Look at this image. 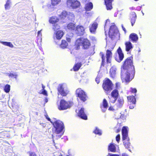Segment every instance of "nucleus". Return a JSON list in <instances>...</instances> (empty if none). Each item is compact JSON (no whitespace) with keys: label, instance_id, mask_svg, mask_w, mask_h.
Listing matches in <instances>:
<instances>
[{"label":"nucleus","instance_id":"6e6552de","mask_svg":"<svg viewBox=\"0 0 156 156\" xmlns=\"http://www.w3.org/2000/svg\"><path fill=\"white\" fill-rule=\"evenodd\" d=\"M118 31V30L115 25H112L110 27L108 32L109 37L112 39H114Z\"/></svg>","mask_w":156,"mask_h":156},{"label":"nucleus","instance_id":"864d4df0","mask_svg":"<svg viewBox=\"0 0 156 156\" xmlns=\"http://www.w3.org/2000/svg\"><path fill=\"white\" fill-rule=\"evenodd\" d=\"M66 39L68 42H70L71 39L70 37H66Z\"/></svg>","mask_w":156,"mask_h":156},{"label":"nucleus","instance_id":"f03ea898","mask_svg":"<svg viewBox=\"0 0 156 156\" xmlns=\"http://www.w3.org/2000/svg\"><path fill=\"white\" fill-rule=\"evenodd\" d=\"M81 45L82 46L83 49H87L90 47L91 44L88 39L87 38L83 39L81 37H80L78 38L76 41L75 44L76 49H79Z\"/></svg>","mask_w":156,"mask_h":156},{"label":"nucleus","instance_id":"72a5a7b5","mask_svg":"<svg viewBox=\"0 0 156 156\" xmlns=\"http://www.w3.org/2000/svg\"><path fill=\"white\" fill-rule=\"evenodd\" d=\"M1 43L4 45L9 46L11 48H13L14 47L13 45L11 42L1 41Z\"/></svg>","mask_w":156,"mask_h":156},{"label":"nucleus","instance_id":"dca6fc26","mask_svg":"<svg viewBox=\"0 0 156 156\" xmlns=\"http://www.w3.org/2000/svg\"><path fill=\"white\" fill-rule=\"evenodd\" d=\"M98 24L96 23H94L90 25L89 27V30L90 32L94 34L98 27Z\"/></svg>","mask_w":156,"mask_h":156},{"label":"nucleus","instance_id":"e2e57ef3","mask_svg":"<svg viewBox=\"0 0 156 156\" xmlns=\"http://www.w3.org/2000/svg\"><path fill=\"white\" fill-rule=\"evenodd\" d=\"M135 1H138L139 0H134Z\"/></svg>","mask_w":156,"mask_h":156},{"label":"nucleus","instance_id":"ddd939ff","mask_svg":"<svg viewBox=\"0 0 156 156\" xmlns=\"http://www.w3.org/2000/svg\"><path fill=\"white\" fill-rule=\"evenodd\" d=\"M136 18V15L134 12H132L130 13L129 16V19L132 26H133L135 23Z\"/></svg>","mask_w":156,"mask_h":156},{"label":"nucleus","instance_id":"9b49d317","mask_svg":"<svg viewBox=\"0 0 156 156\" xmlns=\"http://www.w3.org/2000/svg\"><path fill=\"white\" fill-rule=\"evenodd\" d=\"M77 115L78 117L83 120H87L88 119L87 115L86 113L84 108H81L78 110V112H77Z\"/></svg>","mask_w":156,"mask_h":156},{"label":"nucleus","instance_id":"7c9ffc66","mask_svg":"<svg viewBox=\"0 0 156 156\" xmlns=\"http://www.w3.org/2000/svg\"><path fill=\"white\" fill-rule=\"evenodd\" d=\"M124 103V100L123 99L119 98L118 100L117 103L116 104L117 107L118 108H121L122 105Z\"/></svg>","mask_w":156,"mask_h":156},{"label":"nucleus","instance_id":"f3484780","mask_svg":"<svg viewBox=\"0 0 156 156\" xmlns=\"http://www.w3.org/2000/svg\"><path fill=\"white\" fill-rule=\"evenodd\" d=\"M129 40L133 43H136L138 39L137 35L135 33H132L129 37Z\"/></svg>","mask_w":156,"mask_h":156},{"label":"nucleus","instance_id":"aec40b11","mask_svg":"<svg viewBox=\"0 0 156 156\" xmlns=\"http://www.w3.org/2000/svg\"><path fill=\"white\" fill-rule=\"evenodd\" d=\"M58 90L60 94L63 97L66 96L67 94V93L64 90L62 85H60L58 87Z\"/></svg>","mask_w":156,"mask_h":156},{"label":"nucleus","instance_id":"a211bd4d","mask_svg":"<svg viewBox=\"0 0 156 156\" xmlns=\"http://www.w3.org/2000/svg\"><path fill=\"white\" fill-rule=\"evenodd\" d=\"M112 53L111 51L109 50H107L106 52V62L108 63L111 62V59L112 57Z\"/></svg>","mask_w":156,"mask_h":156},{"label":"nucleus","instance_id":"603ef678","mask_svg":"<svg viewBox=\"0 0 156 156\" xmlns=\"http://www.w3.org/2000/svg\"><path fill=\"white\" fill-rule=\"evenodd\" d=\"M121 130V128L120 127L118 128L116 130L115 132L116 133H119Z\"/></svg>","mask_w":156,"mask_h":156},{"label":"nucleus","instance_id":"680f3d73","mask_svg":"<svg viewBox=\"0 0 156 156\" xmlns=\"http://www.w3.org/2000/svg\"><path fill=\"white\" fill-rule=\"evenodd\" d=\"M59 156H62V154H61L59 155Z\"/></svg>","mask_w":156,"mask_h":156},{"label":"nucleus","instance_id":"7ed1b4c3","mask_svg":"<svg viewBox=\"0 0 156 156\" xmlns=\"http://www.w3.org/2000/svg\"><path fill=\"white\" fill-rule=\"evenodd\" d=\"M127 128V127L123 126L122 129V132L123 145L126 148L128 149L130 148L131 144L129 142V138L128 136Z\"/></svg>","mask_w":156,"mask_h":156},{"label":"nucleus","instance_id":"f257e3e1","mask_svg":"<svg viewBox=\"0 0 156 156\" xmlns=\"http://www.w3.org/2000/svg\"><path fill=\"white\" fill-rule=\"evenodd\" d=\"M135 69L133 65V57L127 58L121 67V78L122 81L129 82L134 77Z\"/></svg>","mask_w":156,"mask_h":156},{"label":"nucleus","instance_id":"c9c22d12","mask_svg":"<svg viewBox=\"0 0 156 156\" xmlns=\"http://www.w3.org/2000/svg\"><path fill=\"white\" fill-rule=\"evenodd\" d=\"M7 75L9 77L14 78L16 79H17L18 76V75L16 73H8L7 74Z\"/></svg>","mask_w":156,"mask_h":156},{"label":"nucleus","instance_id":"473e14b6","mask_svg":"<svg viewBox=\"0 0 156 156\" xmlns=\"http://www.w3.org/2000/svg\"><path fill=\"white\" fill-rule=\"evenodd\" d=\"M127 98L128 102L129 103L136 102V99L134 96H128Z\"/></svg>","mask_w":156,"mask_h":156},{"label":"nucleus","instance_id":"4468645a","mask_svg":"<svg viewBox=\"0 0 156 156\" xmlns=\"http://www.w3.org/2000/svg\"><path fill=\"white\" fill-rule=\"evenodd\" d=\"M117 52L118 54L119 58L115 57V59L117 62H120L122 60L124 57V54L120 47L118 49Z\"/></svg>","mask_w":156,"mask_h":156},{"label":"nucleus","instance_id":"bf43d9fd","mask_svg":"<svg viewBox=\"0 0 156 156\" xmlns=\"http://www.w3.org/2000/svg\"><path fill=\"white\" fill-rule=\"evenodd\" d=\"M42 88H43L42 90H44V89L45 87L44 86V85L43 84H42Z\"/></svg>","mask_w":156,"mask_h":156},{"label":"nucleus","instance_id":"a19ab883","mask_svg":"<svg viewBox=\"0 0 156 156\" xmlns=\"http://www.w3.org/2000/svg\"><path fill=\"white\" fill-rule=\"evenodd\" d=\"M135 104L136 102L129 103V108L131 109H133L135 106Z\"/></svg>","mask_w":156,"mask_h":156},{"label":"nucleus","instance_id":"ea45409f","mask_svg":"<svg viewBox=\"0 0 156 156\" xmlns=\"http://www.w3.org/2000/svg\"><path fill=\"white\" fill-rule=\"evenodd\" d=\"M109 102L112 103H114L117 99L111 96L110 97H109Z\"/></svg>","mask_w":156,"mask_h":156},{"label":"nucleus","instance_id":"2eb2a0df","mask_svg":"<svg viewBox=\"0 0 156 156\" xmlns=\"http://www.w3.org/2000/svg\"><path fill=\"white\" fill-rule=\"evenodd\" d=\"M114 0H104L105 5L108 10H111L112 9V2Z\"/></svg>","mask_w":156,"mask_h":156},{"label":"nucleus","instance_id":"9d476101","mask_svg":"<svg viewBox=\"0 0 156 156\" xmlns=\"http://www.w3.org/2000/svg\"><path fill=\"white\" fill-rule=\"evenodd\" d=\"M66 3L68 6L72 7L73 9H76L79 7L80 5L79 1L74 0H67Z\"/></svg>","mask_w":156,"mask_h":156},{"label":"nucleus","instance_id":"6e6d98bb","mask_svg":"<svg viewBox=\"0 0 156 156\" xmlns=\"http://www.w3.org/2000/svg\"><path fill=\"white\" fill-rule=\"evenodd\" d=\"M122 27L123 30L125 32H126V29L124 27L123 25H122Z\"/></svg>","mask_w":156,"mask_h":156},{"label":"nucleus","instance_id":"0eeeda50","mask_svg":"<svg viewBox=\"0 0 156 156\" xmlns=\"http://www.w3.org/2000/svg\"><path fill=\"white\" fill-rule=\"evenodd\" d=\"M71 107V105L70 102L63 99L61 100L59 104L58 105V108L59 110H66L70 108Z\"/></svg>","mask_w":156,"mask_h":156},{"label":"nucleus","instance_id":"cd10ccee","mask_svg":"<svg viewBox=\"0 0 156 156\" xmlns=\"http://www.w3.org/2000/svg\"><path fill=\"white\" fill-rule=\"evenodd\" d=\"M119 95V91L117 89H115L112 90L111 93V96L117 99Z\"/></svg>","mask_w":156,"mask_h":156},{"label":"nucleus","instance_id":"4c0bfd02","mask_svg":"<svg viewBox=\"0 0 156 156\" xmlns=\"http://www.w3.org/2000/svg\"><path fill=\"white\" fill-rule=\"evenodd\" d=\"M10 0H7L6 4L5 5V9H9L10 7Z\"/></svg>","mask_w":156,"mask_h":156},{"label":"nucleus","instance_id":"58836bf2","mask_svg":"<svg viewBox=\"0 0 156 156\" xmlns=\"http://www.w3.org/2000/svg\"><path fill=\"white\" fill-rule=\"evenodd\" d=\"M61 0H51V4L52 5H55L58 4Z\"/></svg>","mask_w":156,"mask_h":156},{"label":"nucleus","instance_id":"3c124183","mask_svg":"<svg viewBox=\"0 0 156 156\" xmlns=\"http://www.w3.org/2000/svg\"><path fill=\"white\" fill-rule=\"evenodd\" d=\"M109 156H119V155L118 154H112L111 153H109Z\"/></svg>","mask_w":156,"mask_h":156},{"label":"nucleus","instance_id":"5fc2aeb1","mask_svg":"<svg viewBox=\"0 0 156 156\" xmlns=\"http://www.w3.org/2000/svg\"><path fill=\"white\" fill-rule=\"evenodd\" d=\"M37 34H38V36H41L42 35H41V30L38 31V32H37Z\"/></svg>","mask_w":156,"mask_h":156},{"label":"nucleus","instance_id":"49530a36","mask_svg":"<svg viewBox=\"0 0 156 156\" xmlns=\"http://www.w3.org/2000/svg\"><path fill=\"white\" fill-rule=\"evenodd\" d=\"M115 84V89H117L119 87L120 84L119 83H116Z\"/></svg>","mask_w":156,"mask_h":156},{"label":"nucleus","instance_id":"6ab92c4d","mask_svg":"<svg viewBox=\"0 0 156 156\" xmlns=\"http://www.w3.org/2000/svg\"><path fill=\"white\" fill-rule=\"evenodd\" d=\"M108 103L105 99H104L102 104L100 105V108L103 112H105L108 107Z\"/></svg>","mask_w":156,"mask_h":156},{"label":"nucleus","instance_id":"423d86ee","mask_svg":"<svg viewBox=\"0 0 156 156\" xmlns=\"http://www.w3.org/2000/svg\"><path fill=\"white\" fill-rule=\"evenodd\" d=\"M76 97L79 98L82 102H85L88 98L86 92L81 88H78L76 90Z\"/></svg>","mask_w":156,"mask_h":156},{"label":"nucleus","instance_id":"13d9d810","mask_svg":"<svg viewBox=\"0 0 156 156\" xmlns=\"http://www.w3.org/2000/svg\"><path fill=\"white\" fill-rule=\"evenodd\" d=\"M122 156H128L126 153H123L122 154Z\"/></svg>","mask_w":156,"mask_h":156},{"label":"nucleus","instance_id":"79ce46f5","mask_svg":"<svg viewBox=\"0 0 156 156\" xmlns=\"http://www.w3.org/2000/svg\"><path fill=\"white\" fill-rule=\"evenodd\" d=\"M137 90L136 88L131 87L130 89V92L132 93L136 94L137 92Z\"/></svg>","mask_w":156,"mask_h":156},{"label":"nucleus","instance_id":"f704fd0d","mask_svg":"<svg viewBox=\"0 0 156 156\" xmlns=\"http://www.w3.org/2000/svg\"><path fill=\"white\" fill-rule=\"evenodd\" d=\"M4 91L6 93H8L10 90V86L8 84L5 85L4 88Z\"/></svg>","mask_w":156,"mask_h":156},{"label":"nucleus","instance_id":"0e129e2a","mask_svg":"<svg viewBox=\"0 0 156 156\" xmlns=\"http://www.w3.org/2000/svg\"><path fill=\"white\" fill-rule=\"evenodd\" d=\"M52 137H53V135H52Z\"/></svg>","mask_w":156,"mask_h":156},{"label":"nucleus","instance_id":"4be33fe9","mask_svg":"<svg viewBox=\"0 0 156 156\" xmlns=\"http://www.w3.org/2000/svg\"><path fill=\"white\" fill-rule=\"evenodd\" d=\"M110 76L112 78L114 79L116 75V69L113 67H112L109 71Z\"/></svg>","mask_w":156,"mask_h":156},{"label":"nucleus","instance_id":"20e7f679","mask_svg":"<svg viewBox=\"0 0 156 156\" xmlns=\"http://www.w3.org/2000/svg\"><path fill=\"white\" fill-rule=\"evenodd\" d=\"M113 86V84L109 79L106 78L103 81L102 87L107 94H108L112 90Z\"/></svg>","mask_w":156,"mask_h":156},{"label":"nucleus","instance_id":"e433bc0d","mask_svg":"<svg viewBox=\"0 0 156 156\" xmlns=\"http://www.w3.org/2000/svg\"><path fill=\"white\" fill-rule=\"evenodd\" d=\"M93 132L96 134L100 136L101 135L102 133L101 131L97 127L95 128V129L94 131Z\"/></svg>","mask_w":156,"mask_h":156},{"label":"nucleus","instance_id":"bb28decb","mask_svg":"<svg viewBox=\"0 0 156 156\" xmlns=\"http://www.w3.org/2000/svg\"><path fill=\"white\" fill-rule=\"evenodd\" d=\"M108 150L111 152H115L116 151V147L113 143H111L108 146Z\"/></svg>","mask_w":156,"mask_h":156},{"label":"nucleus","instance_id":"c756f323","mask_svg":"<svg viewBox=\"0 0 156 156\" xmlns=\"http://www.w3.org/2000/svg\"><path fill=\"white\" fill-rule=\"evenodd\" d=\"M100 55L102 59L101 63V67L102 66H104L105 65V56L104 54L102 52H100Z\"/></svg>","mask_w":156,"mask_h":156},{"label":"nucleus","instance_id":"39448f33","mask_svg":"<svg viewBox=\"0 0 156 156\" xmlns=\"http://www.w3.org/2000/svg\"><path fill=\"white\" fill-rule=\"evenodd\" d=\"M55 129L54 132L56 134H59L62 131L64 126L63 123L59 120H56L54 122H51Z\"/></svg>","mask_w":156,"mask_h":156},{"label":"nucleus","instance_id":"a878e982","mask_svg":"<svg viewBox=\"0 0 156 156\" xmlns=\"http://www.w3.org/2000/svg\"><path fill=\"white\" fill-rule=\"evenodd\" d=\"M63 35V32L62 30H58L55 33V37L57 39H60Z\"/></svg>","mask_w":156,"mask_h":156},{"label":"nucleus","instance_id":"052dcab7","mask_svg":"<svg viewBox=\"0 0 156 156\" xmlns=\"http://www.w3.org/2000/svg\"><path fill=\"white\" fill-rule=\"evenodd\" d=\"M114 46H113L112 48V50L114 48Z\"/></svg>","mask_w":156,"mask_h":156},{"label":"nucleus","instance_id":"09e8293b","mask_svg":"<svg viewBox=\"0 0 156 156\" xmlns=\"http://www.w3.org/2000/svg\"><path fill=\"white\" fill-rule=\"evenodd\" d=\"M108 110L109 111H113L115 110L113 107L112 106H110L108 108Z\"/></svg>","mask_w":156,"mask_h":156},{"label":"nucleus","instance_id":"1a4fd4ad","mask_svg":"<svg viewBox=\"0 0 156 156\" xmlns=\"http://www.w3.org/2000/svg\"><path fill=\"white\" fill-rule=\"evenodd\" d=\"M58 21V19L55 16H52L49 19V22L53 24V29L54 31H56L59 28V27L57 23Z\"/></svg>","mask_w":156,"mask_h":156},{"label":"nucleus","instance_id":"f8f14e48","mask_svg":"<svg viewBox=\"0 0 156 156\" xmlns=\"http://www.w3.org/2000/svg\"><path fill=\"white\" fill-rule=\"evenodd\" d=\"M85 30V28L83 26L78 25L76 26L75 31L77 36H81L84 34Z\"/></svg>","mask_w":156,"mask_h":156},{"label":"nucleus","instance_id":"b1692460","mask_svg":"<svg viewBox=\"0 0 156 156\" xmlns=\"http://www.w3.org/2000/svg\"><path fill=\"white\" fill-rule=\"evenodd\" d=\"M76 27L75 24L72 22L69 23L68 24L67 26V29L71 31H75Z\"/></svg>","mask_w":156,"mask_h":156},{"label":"nucleus","instance_id":"2f4dec72","mask_svg":"<svg viewBox=\"0 0 156 156\" xmlns=\"http://www.w3.org/2000/svg\"><path fill=\"white\" fill-rule=\"evenodd\" d=\"M68 46V44L66 41L62 40L61 43L60 44V47L62 48H65Z\"/></svg>","mask_w":156,"mask_h":156},{"label":"nucleus","instance_id":"c85d7f7f","mask_svg":"<svg viewBox=\"0 0 156 156\" xmlns=\"http://www.w3.org/2000/svg\"><path fill=\"white\" fill-rule=\"evenodd\" d=\"M70 14L71 13H68L67 11H62L60 15V17L62 19H65L66 18H69V16Z\"/></svg>","mask_w":156,"mask_h":156},{"label":"nucleus","instance_id":"8fccbe9b","mask_svg":"<svg viewBox=\"0 0 156 156\" xmlns=\"http://www.w3.org/2000/svg\"><path fill=\"white\" fill-rule=\"evenodd\" d=\"M62 136L61 135H56V139H58L61 138Z\"/></svg>","mask_w":156,"mask_h":156},{"label":"nucleus","instance_id":"c03bdc74","mask_svg":"<svg viewBox=\"0 0 156 156\" xmlns=\"http://www.w3.org/2000/svg\"><path fill=\"white\" fill-rule=\"evenodd\" d=\"M41 94H43V95L45 96H48L47 91L45 89H44V90H42V91L41 93Z\"/></svg>","mask_w":156,"mask_h":156},{"label":"nucleus","instance_id":"4d7b16f0","mask_svg":"<svg viewBox=\"0 0 156 156\" xmlns=\"http://www.w3.org/2000/svg\"><path fill=\"white\" fill-rule=\"evenodd\" d=\"M46 119L49 121H50L51 122V119L48 117V115H47L46 116Z\"/></svg>","mask_w":156,"mask_h":156},{"label":"nucleus","instance_id":"393cba45","mask_svg":"<svg viewBox=\"0 0 156 156\" xmlns=\"http://www.w3.org/2000/svg\"><path fill=\"white\" fill-rule=\"evenodd\" d=\"M93 5L92 2H90L87 3L85 5L84 9L86 11H89L92 9Z\"/></svg>","mask_w":156,"mask_h":156},{"label":"nucleus","instance_id":"de8ad7c7","mask_svg":"<svg viewBox=\"0 0 156 156\" xmlns=\"http://www.w3.org/2000/svg\"><path fill=\"white\" fill-rule=\"evenodd\" d=\"M95 81L97 84L99 83L100 82V79L99 77H97L95 79Z\"/></svg>","mask_w":156,"mask_h":156},{"label":"nucleus","instance_id":"412c9836","mask_svg":"<svg viewBox=\"0 0 156 156\" xmlns=\"http://www.w3.org/2000/svg\"><path fill=\"white\" fill-rule=\"evenodd\" d=\"M125 50L126 51H129L133 48L132 43L129 41H126L125 43Z\"/></svg>","mask_w":156,"mask_h":156},{"label":"nucleus","instance_id":"37998d69","mask_svg":"<svg viewBox=\"0 0 156 156\" xmlns=\"http://www.w3.org/2000/svg\"><path fill=\"white\" fill-rule=\"evenodd\" d=\"M116 141L119 143L120 140V135L119 134H118L116 136Z\"/></svg>","mask_w":156,"mask_h":156},{"label":"nucleus","instance_id":"5701e85b","mask_svg":"<svg viewBox=\"0 0 156 156\" xmlns=\"http://www.w3.org/2000/svg\"><path fill=\"white\" fill-rule=\"evenodd\" d=\"M82 64L81 62H78L75 63L73 67V70L75 71H78L81 67Z\"/></svg>","mask_w":156,"mask_h":156},{"label":"nucleus","instance_id":"a18cd8bd","mask_svg":"<svg viewBox=\"0 0 156 156\" xmlns=\"http://www.w3.org/2000/svg\"><path fill=\"white\" fill-rule=\"evenodd\" d=\"M30 156H37L36 154L34 152H29Z\"/></svg>","mask_w":156,"mask_h":156}]
</instances>
